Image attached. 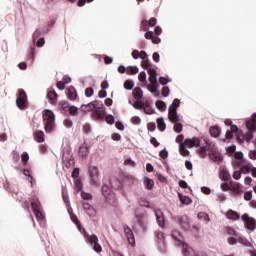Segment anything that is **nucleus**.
Wrapping results in <instances>:
<instances>
[{"instance_id": "1", "label": "nucleus", "mask_w": 256, "mask_h": 256, "mask_svg": "<svg viewBox=\"0 0 256 256\" xmlns=\"http://www.w3.org/2000/svg\"><path fill=\"white\" fill-rule=\"evenodd\" d=\"M184 147H188L192 149V147H196L197 151H199L200 155L207 153V151H211V144L207 142V140H199V138L186 139L184 143H182Z\"/></svg>"}, {"instance_id": "2", "label": "nucleus", "mask_w": 256, "mask_h": 256, "mask_svg": "<svg viewBox=\"0 0 256 256\" xmlns=\"http://www.w3.org/2000/svg\"><path fill=\"white\" fill-rule=\"evenodd\" d=\"M172 238L178 245H182V253L184 256H195V251L185 243V239L183 238V234H181V232L174 230L172 232Z\"/></svg>"}, {"instance_id": "3", "label": "nucleus", "mask_w": 256, "mask_h": 256, "mask_svg": "<svg viewBox=\"0 0 256 256\" xmlns=\"http://www.w3.org/2000/svg\"><path fill=\"white\" fill-rule=\"evenodd\" d=\"M43 119L46 133H53L55 131V114H53V111L44 110Z\"/></svg>"}, {"instance_id": "4", "label": "nucleus", "mask_w": 256, "mask_h": 256, "mask_svg": "<svg viewBox=\"0 0 256 256\" xmlns=\"http://www.w3.org/2000/svg\"><path fill=\"white\" fill-rule=\"evenodd\" d=\"M88 177L90 185H94V187H99V185H101V173L99 172V167L90 165L88 167Z\"/></svg>"}, {"instance_id": "5", "label": "nucleus", "mask_w": 256, "mask_h": 256, "mask_svg": "<svg viewBox=\"0 0 256 256\" xmlns=\"http://www.w3.org/2000/svg\"><path fill=\"white\" fill-rule=\"evenodd\" d=\"M179 105H181V100L176 98L168 108V118L171 123H179V114H177Z\"/></svg>"}, {"instance_id": "6", "label": "nucleus", "mask_w": 256, "mask_h": 256, "mask_svg": "<svg viewBox=\"0 0 256 256\" xmlns=\"http://www.w3.org/2000/svg\"><path fill=\"white\" fill-rule=\"evenodd\" d=\"M84 238L86 243H90V245L93 246V250L96 253H101L103 251V248L99 244V238L97 237V235H89L87 234V232H84Z\"/></svg>"}, {"instance_id": "7", "label": "nucleus", "mask_w": 256, "mask_h": 256, "mask_svg": "<svg viewBox=\"0 0 256 256\" xmlns=\"http://www.w3.org/2000/svg\"><path fill=\"white\" fill-rule=\"evenodd\" d=\"M226 232L228 235V243L229 245H237L239 241L241 240V237H239V233H237L236 230H234L233 227H227Z\"/></svg>"}, {"instance_id": "8", "label": "nucleus", "mask_w": 256, "mask_h": 256, "mask_svg": "<svg viewBox=\"0 0 256 256\" xmlns=\"http://www.w3.org/2000/svg\"><path fill=\"white\" fill-rule=\"evenodd\" d=\"M202 155H209L210 159H212V161L215 163H221V161H223V155L215 150V146L213 145H211V150H206V153Z\"/></svg>"}, {"instance_id": "9", "label": "nucleus", "mask_w": 256, "mask_h": 256, "mask_svg": "<svg viewBox=\"0 0 256 256\" xmlns=\"http://www.w3.org/2000/svg\"><path fill=\"white\" fill-rule=\"evenodd\" d=\"M242 221L244 222L246 229H248L249 231H255V229H256L255 218L250 217L249 214H243Z\"/></svg>"}, {"instance_id": "10", "label": "nucleus", "mask_w": 256, "mask_h": 256, "mask_svg": "<svg viewBox=\"0 0 256 256\" xmlns=\"http://www.w3.org/2000/svg\"><path fill=\"white\" fill-rule=\"evenodd\" d=\"M59 107L66 113H69L70 115H73V116L78 115L79 113V109H77V107L71 106L67 102H60Z\"/></svg>"}, {"instance_id": "11", "label": "nucleus", "mask_w": 256, "mask_h": 256, "mask_svg": "<svg viewBox=\"0 0 256 256\" xmlns=\"http://www.w3.org/2000/svg\"><path fill=\"white\" fill-rule=\"evenodd\" d=\"M16 105L17 107H19V109H25V107H27V94L25 93V91H20L16 99Z\"/></svg>"}, {"instance_id": "12", "label": "nucleus", "mask_w": 256, "mask_h": 256, "mask_svg": "<svg viewBox=\"0 0 256 256\" xmlns=\"http://www.w3.org/2000/svg\"><path fill=\"white\" fill-rule=\"evenodd\" d=\"M157 25V19L151 18L150 20H142L140 30L149 31V27H155Z\"/></svg>"}, {"instance_id": "13", "label": "nucleus", "mask_w": 256, "mask_h": 256, "mask_svg": "<svg viewBox=\"0 0 256 256\" xmlns=\"http://www.w3.org/2000/svg\"><path fill=\"white\" fill-rule=\"evenodd\" d=\"M233 135H236V139L239 140V128L237 125H231L230 130H228L225 134L226 140L233 139Z\"/></svg>"}, {"instance_id": "14", "label": "nucleus", "mask_w": 256, "mask_h": 256, "mask_svg": "<svg viewBox=\"0 0 256 256\" xmlns=\"http://www.w3.org/2000/svg\"><path fill=\"white\" fill-rule=\"evenodd\" d=\"M102 195H104L108 201H115V193H113L107 185L102 186Z\"/></svg>"}, {"instance_id": "15", "label": "nucleus", "mask_w": 256, "mask_h": 256, "mask_svg": "<svg viewBox=\"0 0 256 256\" xmlns=\"http://www.w3.org/2000/svg\"><path fill=\"white\" fill-rule=\"evenodd\" d=\"M230 191H232L233 195H241V193H243V190L241 189V183L231 180Z\"/></svg>"}, {"instance_id": "16", "label": "nucleus", "mask_w": 256, "mask_h": 256, "mask_svg": "<svg viewBox=\"0 0 256 256\" xmlns=\"http://www.w3.org/2000/svg\"><path fill=\"white\" fill-rule=\"evenodd\" d=\"M31 207L34 211L36 219L38 221H43V219H45V216H43V212H41V209L39 208V204H37V202H31Z\"/></svg>"}, {"instance_id": "17", "label": "nucleus", "mask_w": 256, "mask_h": 256, "mask_svg": "<svg viewBox=\"0 0 256 256\" xmlns=\"http://www.w3.org/2000/svg\"><path fill=\"white\" fill-rule=\"evenodd\" d=\"M124 233L128 239V243L129 245H135V236L133 235V230H131V228H129V226L125 225L124 226Z\"/></svg>"}, {"instance_id": "18", "label": "nucleus", "mask_w": 256, "mask_h": 256, "mask_svg": "<svg viewBox=\"0 0 256 256\" xmlns=\"http://www.w3.org/2000/svg\"><path fill=\"white\" fill-rule=\"evenodd\" d=\"M82 206H83L84 211H86L87 215H89V217H95L97 212L95 211V208L91 204L83 201Z\"/></svg>"}, {"instance_id": "19", "label": "nucleus", "mask_w": 256, "mask_h": 256, "mask_svg": "<svg viewBox=\"0 0 256 256\" xmlns=\"http://www.w3.org/2000/svg\"><path fill=\"white\" fill-rule=\"evenodd\" d=\"M145 39H150L154 45H159L161 43V38L159 36H155V33L153 31H147L144 34Z\"/></svg>"}, {"instance_id": "20", "label": "nucleus", "mask_w": 256, "mask_h": 256, "mask_svg": "<svg viewBox=\"0 0 256 256\" xmlns=\"http://www.w3.org/2000/svg\"><path fill=\"white\" fill-rule=\"evenodd\" d=\"M155 217L159 227H165V216H163V211L160 209L155 210Z\"/></svg>"}, {"instance_id": "21", "label": "nucleus", "mask_w": 256, "mask_h": 256, "mask_svg": "<svg viewBox=\"0 0 256 256\" xmlns=\"http://www.w3.org/2000/svg\"><path fill=\"white\" fill-rule=\"evenodd\" d=\"M246 127L251 133L256 132V115L246 122Z\"/></svg>"}, {"instance_id": "22", "label": "nucleus", "mask_w": 256, "mask_h": 256, "mask_svg": "<svg viewBox=\"0 0 256 256\" xmlns=\"http://www.w3.org/2000/svg\"><path fill=\"white\" fill-rule=\"evenodd\" d=\"M78 153L82 159H87L89 157V147L85 144L80 145Z\"/></svg>"}, {"instance_id": "23", "label": "nucleus", "mask_w": 256, "mask_h": 256, "mask_svg": "<svg viewBox=\"0 0 256 256\" xmlns=\"http://www.w3.org/2000/svg\"><path fill=\"white\" fill-rule=\"evenodd\" d=\"M66 95L70 101H75V99H77V90L75 87H69L66 91Z\"/></svg>"}, {"instance_id": "24", "label": "nucleus", "mask_w": 256, "mask_h": 256, "mask_svg": "<svg viewBox=\"0 0 256 256\" xmlns=\"http://www.w3.org/2000/svg\"><path fill=\"white\" fill-rule=\"evenodd\" d=\"M156 237L160 241V245H158V249L160 251H163V249H165V234L163 232H157Z\"/></svg>"}, {"instance_id": "25", "label": "nucleus", "mask_w": 256, "mask_h": 256, "mask_svg": "<svg viewBox=\"0 0 256 256\" xmlns=\"http://www.w3.org/2000/svg\"><path fill=\"white\" fill-rule=\"evenodd\" d=\"M177 221L182 229H187V227H189V218H187V216H180L177 218Z\"/></svg>"}, {"instance_id": "26", "label": "nucleus", "mask_w": 256, "mask_h": 256, "mask_svg": "<svg viewBox=\"0 0 256 256\" xmlns=\"http://www.w3.org/2000/svg\"><path fill=\"white\" fill-rule=\"evenodd\" d=\"M34 139L37 143H43L45 141V133L41 130H37L35 132Z\"/></svg>"}, {"instance_id": "27", "label": "nucleus", "mask_w": 256, "mask_h": 256, "mask_svg": "<svg viewBox=\"0 0 256 256\" xmlns=\"http://www.w3.org/2000/svg\"><path fill=\"white\" fill-rule=\"evenodd\" d=\"M178 197L183 205H191L193 203V200L189 196L178 193Z\"/></svg>"}, {"instance_id": "28", "label": "nucleus", "mask_w": 256, "mask_h": 256, "mask_svg": "<svg viewBox=\"0 0 256 256\" xmlns=\"http://www.w3.org/2000/svg\"><path fill=\"white\" fill-rule=\"evenodd\" d=\"M219 177L222 181H229L231 179V174L227 169H222L219 172Z\"/></svg>"}, {"instance_id": "29", "label": "nucleus", "mask_w": 256, "mask_h": 256, "mask_svg": "<svg viewBox=\"0 0 256 256\" xmlns=\"http://www.w3.org/2000/svg\"><path fill=\"white\" fill-rule=\"evenodd\" d=\"M148 75H149V82L152 84V85H155V83H157V70H152L150 72H148Z\"/></svg>"}, {"instance_id": "30", "label": "nucleus", "mask_w": 256, "mask_h": 256, "mask_svg": "<svg viewBox=\"0 0 256 256\" xmlns=\"http://www.w3.org/2000/svg\"><path fill=\"white\" fill-rule=\"evenodd\" d=\"M132 95L134 97V99H137V101H139V99L143 98V90H141V88L136 87L133 92Z\"/></svg>"}, {"instance_id": "31", "label": "nucleus", "mask_w": 256, "mask_h": 256, "mask_svg": "<svg viewBox=\"0 0 256 256\" xmlns=\"http://www.w3.org/2000/svg\"><path fill=\"white\" fill-rule=\"evenodd\" d=\"M227 219H230L231 221H237L239 219V214L233 210H229L226 213Z\"/></svg>"}, {"instance_id": "32", "label": "nucleus", "mask_w": 256, "mask_h": 256, "mask_svg": "<svg viewBox=\"0 0 256 256\" xmlns=\"http://www.w3.org/2000/svg\"><path fill=\"white\" fill-rule=\"evenodd\" d=\"M144 186L146 187V189H148L149 191H151V189H153L155 182L153 181V179L151 178H144Z\"/></svg>"}, {"instance_id": "33", "label": "nucleus", "mask_w": 256, "mask_h": 256, "mask_svg": "<svg viewBox=\"0 0 256 256\" xmlns=\"http://www.w3.org/2000/svg\"><path fill=\"white\" fill-rule=\"evenodd\" d=\"M210 135L211 137H219L221 135V128L217 126H212L210 128Z\"/></svg>"}, {"instance_id": "34", "label": "nucleus", "mask_w": 256, "mask_h": 256, "mask_svg": "<svg viewBox=\"0 0 256 256\" xmlns=\"http://www.w3.org/2000/svg\"><path fill=\"white\" fill-rule=\"evenodd\" d=\"M251 167H252V164H251V163L242 165L241 168H240V172H241L243 175H249V173L251 172Z\"/></svg>"}, {"instance_id": "35", "label": "nucleus", "mask_w": 256, "mask_h": 256, "mask_svg": "<svg viewBox=\"0 0 256 256\" xmlns=\"http://www.w3.org/2000/svg\"><path fill=\"white\" fill-rule=\"evenodd\" d=\"M251 139H253V132L249 131L246 134L242 135V138L239 136L238 141H246L247 143H249Z\"/></svg>"}, {"instance_id": "36", "label": "nucleus", "mask_w": 256, "mask_h": 256, "mask_svg": "<svg viewBox=\"0 0 256 256\" xmlns=\"http://www.w3.org/2000/svg\"><path fill=\"white\" fill-rule=\"evenodd\" d=\"M157 125H158L159 131H165V129H167V124H165V119L163 118L157 119Z\"/></svg>"}, {"instance_id": "37", "label": "nucleus", "mask_w": 256, "mask_h": 256, "mask_svg": "<svg viewBox=\"0 0 256 256\" xmlns=\"http://www.w3.org/2000/svg\"><path fill=\"white\" fill-rule=\"evenodd\" d=\"M81 107H86L87 111H93V113L95 111H97V101H93L87 105H82Z\"/></svg>"}, {"instance_id": "38", "label": "nucleus", "mask_w": 256, "mask_h": 256, "mask_svg": "<svg viewBox=\"0 0 256 256\" xmlns=\"http://www.w3.org/2000/svg\"><path fill=\"white\" fill-rule=\"evenodd\" d=\"M93 117H95V119H100V120L105 119V111L96 109L93 112Z\"/></svg>"}, {"instance_id": "39", "label": "nucleus", "mask_w": 256, "mask_h": 256, "mask_svg": "<svg viewBox=\"0 0 256 256\" xmlns=\"http://www.w3.org/2000/svg\"><path fill=\"white\" fill-rule=\"evenodd\" d=\"M198 219H200L201 221H206V223H209V221H211V218H209V214L205 213V212H199L197 214Z\"/></svg>"}, {"instance_id": "40", "label": "nucleus", "mask_w": 256, "mask_h": 256, "mask_svg": "<svg viewBox=\"0 0 256 256\" xmlns=\"http://www.w3.org/2000/svg\"><path fill=\"white\" fill-rule=\"evenodd\" d=\"M179 151L183 157H189V150H187V148H185V144H183V143L179 144Z\"/></svg>"}, {"instance_id": "41", "label": "nucleus", "mask_w": 256, "mask_h": 256, "mask_svg": "<svg viewBox=\"0 0 256 256\" xmlns=\"http://www.w3.org/2000/svg\"><path fill=\"white\" fill-rule=\"evenodd\" d=\"M147 89H148V91H149L150 93H152V95H153L154 97H159L160 92H159V89H157V87H154V88H153V86H152L151 84H149V85H147Z\"/></svg>"}, {"instance_id": "42", "label": "nucleus", "mask_w": 256, "mask_h": 256, "mask_svg": "<svg viewBox=\"0 0 256 256\" xmlns=\"http://www.w3.org/2000/svg\"><path fill=\"white\" fill-rule=\"evenodd\" d=\"M124 165H128V167H135L137 163H135L133 159H131V156H125Z\"/></svg>"}, {"instance_id": "43", "label": "nucleus", "mask_w": 256, "mask_h": 256, "mask_svg": "<svg viewBox=\"0 0 256 256\" xmlns=\"http://www.w3.org/2000/svg\"><path fill=\"white\" fill-rule=\"evenodd\" d=\"M133 87H135V82H133V80H126L124 83V89H126V91H131L133 89Z\"/></svg>"}, {"instance_id": "44", "label": "nucleus", "mask_w": 256, "mask_h": 256, "mask_svg": "<svg viewBox=\"0 0 256 256\" xmlns=\"http://www.w3.org/2000/svg\"><path fill=\"white\" fill-rule=\"evenodd\" d=\"M41 33H43V28H37L35 30V32L33 33V36H32L33 43H35L37 41V39H39V37H41Z\"/></svg>"}, {"instance_id": "45", "label": "nucleus", "mask_w": 256, "mask_h": 256, "mask_svg": "<svg viewBox=\"0 0 256 256\" xmlns=\"http://www.w3.org/2000/svg\"><path fill=\"white\" fill-rule=\"evenodd\" d=\"M138 79L143 85H147V73L145 71L139 73Z\"/></svg>"}, {"instance_id": "46", "label": "nucleus", "mask_w": 256, "mask_h": 256, "mask_svg": "<svg viewBox=\"0 0 256 256\" xmlns=\"http://www.w3.org/2000/svg\"><path fill=\"white\" fill-rule=\"evenodd\" d=\"M155 105L159 109V111H165V109H167V105L165 104V102L161 100H157L155 102Z\"/></svg>"}, {"instance_id": "47", "label": "nucleus", "mask_w": 256, "mask_h": 256, "mask_svg": "<svg viewBox=\"0 0 256 256\" xmlns=\"http://www.w3.org/2000/svg\"><path fill=\"white\" fill-rule=\"evenodd\" d=\"M71 221L74 222L76 227H78L79 231H81V222H79V218L75 214H70Z\"/></svg>"}, {"instance_id": "48", "label": "nucleus", "mask_w": 256, "mask_h": 256, "mask_svg": "<svg viewBox=\"0 0 256 256\" xmlns=\"http://www.w3.org/2000/svg\"><path fill=\"white\" fill-rule=\"evenodd\" d=\"M143 67H144V69H146L147 73H149L151 71H155V68H153V64H151L148 60H146L143 63Z\"/></svg>"}, {"instance_id": "49", "label": "nucleus", "mask_w": 256, "mask_h": 256, "mask_svg": "<svg viewBox=\"0 0 256 256\" xmlns=\"http://www.w3.org/2000/svg\"><path fill=\"white\" fill-rule=\"evenodd\" d=\"M81 197L82 199L86 202V201H91V199H93V195H91V193H87L85 191L81 192Z\"/></svg>"}, {"instance_id": "50", "label": "nucleus", "mask_w": 256, "mask_h": 256, "mask_svg": "<svg viewBox=\"0 0 256 256\" xmlns=\"http://www.w3.org/2000/svg\"><path fill=\"white\" fill-rule=\"evenodd\" d=\"M47 98L49 101H56L57 100V92L56 91H48Z\"/></svg>"}, {"instance_id": "51", "label": "nucleus", "mask_w": 256, "mask_h": 256, "mask_svg": "<svg viewBox=\"0 0 256 256\" xmlns=\"http://www.w3.org/2000/svg\"><path fill=\"white\" fill-rule=\"evenodd\" d=\"M12 159H13L14 163H19V161L21 160V155L19 154L18 151H13Z\"/></svg>"}, {"instance_id": "52", "label": "nucleus", "mask_w": 256, "mask_h": 256, "mask_svg": "<svg viewBox=\"0 0 256 256\" xmlns=\"http://www.w3.org/2000/svg\"><path fill=\"white\" fill-rule=\"evenodd\" d=\"M220 188L223 190V191H231V181L230 182H224L220 185Z\"/></svg>"}, {"instance_id": "53", "label": "nucleus", "mask_w": 256, "mask_h": 256, "mask_svg": "<svg viewBox=\"0 0 256 256\" xmlns=\"http://www.w3.org/2000/svg\"><path fill=\"white\" fill-rule=\"evenodd\" d=\"M143 111H144V113H146V115L155 114V109H153V107H151V104L149 106H146V108H144Z\"/></svg>"}, {"instance_id": "54", "label": "nucleus", "mask_w": 256, "mask_h": 256, "mask_svg": "<svg viewBox=\"0 0 256 256\" xmlns=\"http://www.w3.org/2000/svg\"><path fill=\"white\" fill-rule=\"evenodd\" d=\"M74 185H75L76 191L78 192L81 191V189H83V183H81V180L79 179H75Z\"/></svg>"}, {"instance_id": "55", "label": "nucleus", "mask_w": 256, "mask_h": 256, "mask_svg": "<svg viewBox=\"0 0 256 256\" xmlns=\"http://www.w3.org/2000/svg\"><path fill=\"white\" fill-rule=\"evenodd\" d=\"M174 131L175 133H181V131H183V124L181 123H174Z\"/></svg>"}, {"instance_id": "56", "label": "nucleus", "mask_w": 256, "mask_h": 256, "mask_svg": "<svg viewBox=\"0 0 256 256\" xmlns=\"http://www.w3.org/2000/svg\"><path fill=\"white\" fill-rule=\"evenodd\" d=\"M21 159H22V163L24 165H27V162L29 161V153L27 152L22 153Z\"/></svg>"}, {"instance_id": "57", "label": "nucleus", "mask_w": 256, "mask_h": 256, "mask_svg": "<svg viewBox=\"0 0 256 256\" xmlns=\"http://www.w3.org/2000/svg\"><path fill=\"white\" fill-rule=\"evenodd\" d=\"M241 175V170H236L233 172L232 177L235 179V181H239V179H241Z\"/></svg>"}, {"instance_id": "58", "label": "nucleus", "mask_w": 256, "mask_h": 256, "mask_svg": "<svg viewBox=\"0 0 256 256\" xmlns=\"http://www.w3.org/2000/svg\"><path fill=\"white\" fill-rule=\"evenodd\" d=\"M133 125H141V118L139 116H134L131 119Z\"/></svg>"}, {"instance_id": "59", "label": "nucleus", "mask_w": 256, "mask_h": 256, "mask_svg": "<svg viewBox=\"0 0 256 256\" xmlns=\"http://www.w3.org/2000/svg\"><path fill=\"white\" fill-rule=\"evenodd\" d=\"M244 199H245V201H251V199H253V192L246 191L244 193Z\"/></svg>"}, {"instance_id": "60", "label": "nucleus", "mask_w": 256, "mask_h": 256, "mask_svg": "<svg viewBox=\"0 0 256 256\" xmlns=\"http://www.w3.org/2000/svg\"><path fill=\"white\" fill-rule=\"evenodd\" d=\"M136 217L140 225H145V222L147 221V216L145 214H142L141 217L139 216H136Z\"/></svg>"}, {"instance_id": "61", "label": "nucleus", "mask_w": 256, "mask_h": 256, "mask_svg": "<svg viewBox=\"0 0 256 256\" xmlns=\"http://www.w3.org/2000/svg\"><path fill=\"white\" fill-rule=\"evenodd\" d=\"M169 93H171V90L169 89V87L162 88V96L163 97H169Z\"/></svg>"}, {"instance_id": "62", "label": "nucleus", "mask_w": 256, "mask_h": 256, "mask_svg": "<svg viewBox=\"0 0 256 256\" xmlns=\"http://www.w3.org/2000/svg\"><path fill=\"white\" fill-rule=\"evenodd\" d=\"M249 158H250L252 161H256V149H253V150H250V151H249Z\"/></svg>"}, {"instance_id": "63", "label": "nucleus", "mask_w": 256, "mask_h": 256, "mask_svg": "<svg viewBox=\"0 0 256 256\" xmlns=\"http://www.w3.org/2000/svg\"><path fill=\"white\" fill-rule=\"evenodd\" d=\"M93 93H95V91L93 90V88L89 87L85 90V95L87 97H93Z\"/></svg>"}, {"instance_id": "64", "label": "nucleus", "mask_w": 256, "mask_h": 256, "mask_svg": "<svg viewBox=\"0 0 256 256\" xmlns=\"http://www.w3.org/2000/svg\"><path fill=\"white\" fill-rule=\"evenodd\" d=\"M71 177H72V179H77V177H79V168H75L72 171Z\"/></svg>"}]
</instances>
